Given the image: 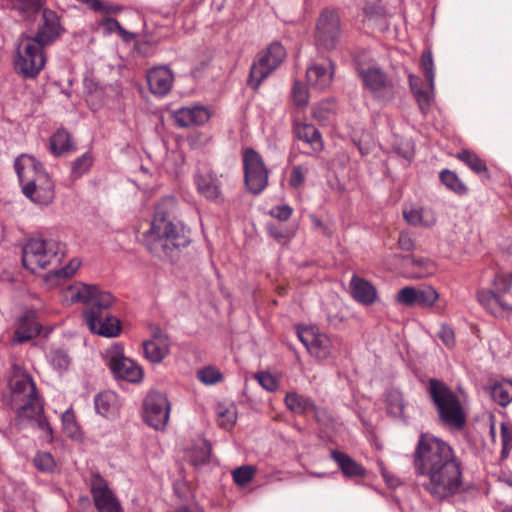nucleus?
<instances>
[{
  "label": "nucleus",
  "instance_id": "nucleus-61",
  "mask_svg": "<svg viewBox=\"0 0 512 512\" xmlns=\"http://www.w3.org/2000/svg\"><path fill=\"white\" fill-rule=\"evenodd\" d=\"M221 418H222V420L220 422V426L225 429L231 428L234 425V423L236 422L235 413L230 412L228 410L226 412L221 413Z\"/></svg>",
  "mask_w": 512,
  "mask_h": 512
},
{
  "label": "nucleus",
  "instance_id": "nucleus-63",
  "mask_svg": "<svg viewBox=\"0 0 512 512\" xmlns=\"http://www.w3.org/2000/svg\"><path fill=\"white\" fill-rule=\"evenodd\" d=\"M404 259L411 261V263L417 267H426L430 263L429 259L424 257H416L414 255H406Z\"/></svg>",
  "mask_w": 512,
  "mask_h": 512
},
{
  "label": "nucleus",
  "instance_id": "nucleus-17",
  "mask_svg": "<svg viewBox=\"0 0 512 512\" xmlns=\"http://www.w3.org/2000/svg\"><path fill=\"white\" fill-rule=\"evenodd\" d=\"M334 64L330 59L320 63H313L307 67L306 79L308 84L318 91H324L332 84Z\"/></svg>",
  "mask_w": 512,
  "mask_h": 512
},
{
  "label": "nucleus",
  "instance_id": "nucleus-46",
  "mask_svg": "<svg viewBox=\"0 0 512 512\" xmlns=\"http://www.w3.org/2000/svg\"><path fill=\"white\" fill-rule=\"evenodd\" d=\"M425 91L424 89L417 90V92L414 94V97L417 101L418 107L421 111V113L426 116L430 110V107L434 101V90Z\"/></svg>",
  "mask_w": 512,
  "mask_h": 512
},
{
  "label": "nucleus",
  "instance_id": "nucleus-16",
  "mask_svg": "<svg viewBox=\"0 0 512 512\" xmlns=\"http://www.w3.org/2000/svg\"><path fill=\"white\" fill-rule=\"evenodd\" d=\"M194 184L197 192L206 200L215 204L224 202L222 193V182L220 177L212 170L196 173L194 175Z\"/></svg>",
  "mask_w": 512,
  "mask_h": 512
},
{
  "label": "nucleus",
  "instance_id": "nucleus-12",
  "mask_svg": "<svg viewBox=\"0 0 512 512\" xmlns=\"http://www.w3.org/2000/svg\"><path fill=\"white\" fill-rule=\"evenodd\" d=\"M244 183L254 195L261 194L268 185L269 171L262 156L253 148H245L242 153Z\"/></svg>",
  "mask_w": 512,
  "mask_h": 512
},
{
  "label": "nucleus",
  "instance_id": "nucleus-64",
  "mask_svg": "<svg viewBox=\"0 0 512 512\" xmlns=\"http://www.w3.org/2000/svg\"><path fill=\"white\" fill-rule=\"evenodd\" d=\"M269 233L276 240H282V239L290 238L292 236L286 230H283L280 228L270 229Z\"/></svg>",
  "mask_w": 512,
  "mask_h": 512
},
{
  "label": "nucleus",
  "instance_id": "nucleus-47",
  "mask_svg": "<svg viewBox=\"0 0 512 512\" xmlns=\"http://www.w3.org/2000/svg\"><path fill=\"white\" fill-rule=\"evenodd\" d=\"M309 168L306 165H296L292 168L289 177V185L294 189H299L305 182Z\"/></svg>",
  "mask_w": 512,
  "mask_h": 512
},
{
  "label": "nucleus",
  "instance_id": "nucleus-43",
  "mask_svg": "<svg viewBox=\"0 0 512 512\" xmlns=\"http://www.w3.org/2000/svg\"><path fill=\"white\" fill-rule=\"evenodd\" d=\"M498 295L490 289H483L477 292V300L490 314H497Z\"/></svg>",
  "mask_w": 512,
  "mask_h": 512
},
{
  "label": "nucleus",
  "instance_id": "nucleus-35",
  "mask_svg": "<svg viewBox=\"0 0 512 512\" xmlns=\"http://www.w3.org/2000/svg\"><path fill=\"white\" fill-rule=\"evenodd\" d=\"M340 29V19L336 12L324 10L317 22V32H337Z\"/></svg>",
  "mask_w": 512,
  "mask_h": 512
},
{
  "label": "nucleus",
  "instance_id": "nucleus-32",
  "mask_svg": "<svg viewBox=\"0 0 512 512\" xmlns=\"http://www.w3.org/2000/svg\"><path fill=\"white\" fill-rule=\"evenodd\" d=\"M439 178L441 183L450 191L455 193L458 196H464L468 193L467 186L462 182V180L458 177L456 172L443 169L439 173Z\"/></svg>",
  "mask_w": 512,
  "mask_h": 512
},
{
  "label": "nucleus",
  "instance_id": "nucleus-18",
  "mask_svg": "<svg viewBox=\"0 0 512 512\" xmlns=\"http://www.w3.org/2000/svg\"><path fill=\"white\" fill-rule=\"evenodd\" d=\"M146 78L151 93L162 97L170 92L174 74L168 66L163 65L149 69Z\"/></svg>",
  "mask_w": 512,
  "mask_h": 512
},
{
  "label": "nucleus",
  "instance_id": "nucleus-59",
  "mask_svg": "<svg viewBox=\"0 0 512 512\" xmlns=\"http://www.w3.org/2000/svg\"><path fill=\"white\" fill-rule=\"evenodd\" d=\"M379 471L381 475L383 476L386 484L390 487H397L400 483V480L397 477H394L393 475H390L383 463V461L379 460L377 462Z\"/></svg>",
  "mask_w": 512,
  "mask_h": 512
},
{
  "label": "nucleus",
  "instance_id": "nucleus-15",
  "mask_svg": "<svg viewBox=\"0 0 512 512\" xmlns=\"http://www.w3.org/2000/svg\"><path fill=\"white\" fill-rule=\"evenodd\" d=\"M297 336L307 351L314 357L324 360L331 355V340L315 327H298Z\"/></svg>",
  "mask_w": 512,
  "mask_h": 512
},
{
  "label": "nucleus",
  "instance_id": "nucleus-40",
  "mask_svg": "<svg viewBox=\"0 0 512 512\" xmlns=\"http://www.w3.org/2000/svg\"><path fill=\"white\" fill-rule=\"evenodd\" d=\"M439 294L435 288L429 285L417 287V306L430 308L438 300Z\"/></svg>",
  "mask_w": 512,
  "mask_h": 512
},
{
  "label": "nucleus",
  "instance_id": "nucleus-31",
  "mask_svg": "<svg viewBox=\"0 0 512 512\" xmlns=\"http://www.w3.org/2000/svg\"><path fill=\"white\" fill-rule=\"evenodd\" d=\"M386 409L387 413L395 418L405 420L404 410L405 402L403 394L397 389H391L386 394Z\"/></svg>",
  "mask_w": 512,
  "mask_h": 512
},
{
  "label": "nucleus",
  "instance_id": "nucleus-24",
  "mask_svg": "<svg viewBox=\"0 0 512 512\" xmlns=\"http://www.w3.org/2000/svg\"><path fill=\"white\" fill-rule=\"evenodd\" d=\"M405 221L412 226L432 227L436 223V217L431 208L411 206L403 209Z\"/></svg>",
  "mask_w": 512,
  "mask_h": 512
},
{
  "label": "nucleus",
  "instance_id": "nucleus-1",
  "mask_svg": "<svg viewBox=\"0 0 512 512\" xmlns=\"http://www.w3.org/2000/svg\"><path fill=\"white\" fill-rule=\"evenodd\" d=\"M413 467L421 487L434 500L445 501L463 486L462 465L450 444L430 433H421L413 453Z\"/></svg>",
  "mask_w": 512,
  "mask_h": 512
},
{
  "label": "nucleus",
  "instance_id": "nucleus-62",
  "mask_svg": "<svg viewBox=\"0 0 512 512\" xmlns=\"http://www.w3.org/2000/svg\"><path fill=\"white\" fill-rule=\"evenodd\" d=\"M292 93L294 100L298 105L304 106L307 104L308 100L306 93L298 88L297 83H295V85L293 86Z\"/></svg>",
  "mask_w": 512,
  "mask_h": 512
},
{
  "label": "nucleus",
  "instance_id": "nucleus-21",
  "mask_svg": "<svg viewBox=\"0 0 512 512\" xmlns=\"http://www.w3.org/2000/svg\"><path fill=\"white\" fill-rule=\"evenodd\" d=\"M330 457L337 464L345 478L357 479L366 477V469L347 453L333 449L330 452Z\"/></svg>",
  "mask_w": 512,
  "mask_h": 512
},
{
  "label": "nucleus",
  "instance_id": "nucleus-3",
  "mask_svg": "<svg viewBox=\"0 0 512 512\" xmlns=\"http://www.w3.org/2000/svg\"><path fill=\"white\" fill-rule=\"evenodd\" d=\"M65 296L71 304L88 305L83 311V317L93 334L106 338H115L120 335L121 321L112 311L116 299L110 292L100 291L94 285L78 283L70 286Z\"/></svg>",
  "mask_w": 512,
  "mask_h": 512
},
{
  "label": "nucleus",
  "instance_id": "nucleus-33",
  "mask_svg": "<svg viewBox=\"0 0 512 512\" xmlns=\"http://www.w3.org/2000/svg\"><path fill=\"white\" fill-rule=\"evenodd\" d=\"M457 158L464 162L474 173L489 178L487 165L477 154L469 150H462L457 154Z\"/></svg>",
  "mask_w": 512,
  "mask_h": 512
},
{
  "label": "nucleus",
  "instance_id": "nucleus-55",
  "mask_svg": "<svg viewBox=\"0 0 512 512\" xmlns=\"http://www.w3.org/2000/svg\"><path fill=\"white\" fill-rule=\"evenodd\" d=\"M77 1L80 3L86 4L95 12L109 14V13H112L115 11L113 6L103 3L100 0H77Z\"/></svg>",
  "mask_w": 512,
  "mask_h": 512
},
{
  "label": "nucleus",
  "instance_id": "nucleus-19",
  "mask_svg": "<svg viewBox=\"0 0 512 512\" xmlns=\"http://www.w3.org/2000/svg\"><path fill=\"white\" fill-rule=\"evenodd\" d=\"M351 297L359 304L371 306L378 300V292L376 287L368 280L353 275L350 283Z\"/></svg>",
  "mask_w": 512,
  "mask_h": 512
},
{
  "label": "nucleus",
  "instance_id": "nucleus-41",
  "mask_svg": "<svg viewBox=\"0 0 512 512\" xmlns=\"http://www.w3.org/2000/svg\"><path fill=\"white\" fill-rule=\"evenodd\" d=\"M420 67L423 72L425 79L428 82V86L431 90L435 88V73H434V62L432 52L430 50H424L420 58Z\"/></svg>",
  "mask_w": 512,
  "mask_h": 512
},
{
  "label": "nucleus",
  "instance_id": "nucleus-6",
  "mask_svg": "<svg viewBox=\"0 0 512 512\" xmlns=\"http://www.w3.org/2000/svg\"><path fill=\"white\" fill-rule=\"evenodd\" d=\"M60 34H22L13 55V68L25 80L36 79L46 64L45 47L58 39Z\"/></svg>",
  "mask_w": 512,
  "mask_h": 512
},
{
  "label": "nucleus",
  "instance_id": "nucleus-44",
  "mask_svg": "<svg viewBox=\"0 0 512 512\" xmlns=\"http://www.w3.org/2000/svg\"><path fill=\"white\" fill-rule=\"evenodd\" d=\"M395 301L407 307L417 306V287L406 286L400 289L396 294Z\"/></svg>",
  "mask_w": 512,
  "mask_h": 512
},
{
  "label": "nucleus",
  "instance_id": "nucleus-57",
  "mask_svg": "<svg viewBox=\"0 0 512 512\" xmlns=\"http://www.w3.org/2000/svg\"><path fill=\"white\" fill-rule=\"evenodd\" d=\"M398 246L403 251H413L415 249V241L408 232H400L398 237Z\"/></svg>",
  "mask_w": 512,
  "mask_h": 512
},
{
  "label": "nucleus",
  "instance_id": "nucleus-50",
  "mask_svg": "<svg viewBox=\"0 0 512 512\" xmlns=\"http://www.w3.org/2000/svg\"><path fill=\"white\" fill-rule=\"evenodd\" d=\"M437 336L448 349L454 348L456 344L455 333L449 325L441 324Z\"/></svg>",
  "mask_w": 512,
  "mask_h": 512
},
{
  "label": "nucleus",
  "instance_id": "nucleus-8",
  "mask_svg": "<svg viewBox=\"0 0 512 512\" xmlns=\"http://www.w3.org/2000/svg\"><path fill=\"white\" fill-rule=\"evenodd\" d=\"M65 254V244L52 237H32L22 248V265L36 273L54 262H60Z\"/></svg>",
  "mask_w": 512,
  "mask_h": 512
},
{
  "label": "nucleus",
  "instance_id": "nucleus-27",
  "mask_svg": "<svg viewBox=\"0 0 512 512\" xmlns=\"http://www.w3.org/2000/svg\"><path fill=\"white\" fill-rule=\"evenodd\" d=\"M285 404L290 411L297 414L317 413V406L315 403L310 398L296 392H289L286 394Z\"/></svg>",
  "mask_w": 512,
  "mask_h": 512
},
{
  "label": "nucleus",
  "instance_id": "nucleus-51",
  "mask_svg": "<svg viewBox=\"0 0 512 512\" xmlns=\"http://www.w3.org/2000/svg\"><path fill=\"white\" fill-rule=\"evenodd\" d=\"M80 266L81 261L78 258H72L67 265L56 270L54 274L58 278L68 279L77 272Z\"/></svg>",
  "mask_w": 512,
  "mask_h": 512
},
{
  "label": "nucleus",
  "instance_id": "nucleus-25",
  "mask_svg": "<svg viewBox=\"0 0 512 512\" xmlns=\"http://www.w3.org/2000/svg\"><path fill=\"white\" fill-rule=\"evenodd\" d=\"M123 42L132 44L134 50L143 57L152 56L157 49L154 34H120Z\"/></svg>",
  "mask_w": 512,
  "mask_h": 512
},
{
  "label": "nucleus",
  "instance_id": "nucleus-60",
  "mask_svg": "<svg viewBox=\"0 0 512 512\" xmlns=\"http://www.w3.org/2000/svg\"><path fill=\"white\" fill-rule=\"evenodd\" d=\"M500 430L502 446H512V430L505 423H501Z\"/></svg>",
  "mask_w": 512,
  "mask_h": 512
},
{
  "label": "nucleus",
  "instance_id": "nucleus-37",
  "mask_svg": "<svg viewBox=\"0 0 512 512\" xmlns=\"http://www.w3.org/2000/svg\"><path fill=\"white\" fill-rule=\"evenodd\" d=\"M12 8L24 19H32L41 9L40 0H12Z\"/></svg>",
  "mask_w": 512,
  "mask_h": 512
},
{
  "label": "nucleus",
  "instance_id": "nucleus-7",
  "mask_svg": "<svg viewBox=\"0 0 512 512\" xmlns=\"http://www.w3.org/2000/svg\"><path fill=\"white\" fill-rule=\"evenodd\" d=\"M427 392L437 410L440 422L450 430H462L466 425V413L458 395L437 378L429 379Z\"/></svg>",
  "mask_w": 512,
  "mask_h": 512
},
{
  "label": "nucleus",
  "instance_id": "nucleus-58",
  "mask_svg": "<svg viewBox=\"0 0 512 512\" xmlns=\"http://www.w3.org/2000/svg\"><path fill=\"white\" fill-rule=\"evenodd\" d=\"M100 28L103 32H127L115 19L111 17L103 18L100 23Z\"/></svg>",
  "mask_w": 512,
  "mask_h": 512
},
{
  "label": "nucleus",
  "instance_id": "nucleus-26",
  "mask_svg": "<svg viewBox=\"0 0 512 512\" xmlns=\"http://www.w3.org/2000/svg\"><path fill=\"white\" fill-rule=\"evenodd\" d=\"M49 150L56 156L61 157L76 150L72 142L71 134L64 128H59L49 139Z\"/></svg>",
  "mask_w": 512,
  "mask_h": 512
},
{
  "label": "nucleus",
  "instance_id": "nucleus-5",
  "mask_svg": "<svg viewBox=\"0 0 512 512\" xmlns=\"http://www.w3.org/2000/svg\"><path fill=\"white\" fill-rule=\"evenodd\" d=\"M14 169L22 186V192L28 199L43 206L53 201L54 184L41 162L23 154L15 159Z\"/></svg>",
  "mask_w": 512,
  "mask_h": 512
},
{
  "label": "nucleus",
  "instance_id": "nucleus-54",
  "mask_svg": "<svg viewBox=\"0 0 512 512\" xmlns=\"http://www.w3.org/2000/svg\"><path fill=\"white\" fill-rule=\"evenodd\" d=\"M259 384L267 391L273 392L278 388V381L268 372H259L257 375Z\"/></svg>",
  "mask_w": 512,
  "mask_h": 512
},
{
  "label": "nucleus",
  "instance_id": "nucleus-10",
  "mask_svg": "<svg viewBox=\"0 0 512 512\" xmlns=\"http://www.w3.org/2000/svg\"><path fill=\"white\" fill-rule=\"evenodd\" d=\"M286 56L284 46L279 42L271 43L265 51H262L250 68L248 85L257 90L261 83L283 62Z\"/></svg>",
  "mask_w": 512,
  "mask_h": 512
},
{
  "label": "nucleus",
  "instance_id": "nucleus-29",
  "mask_svg": "<svg viewBox=\"0 0 512 512\" xmlns=\"http://www.w3.org/2000/svg\"><path fill=\"white\" fill-rule=\"evenodd\" d=\"M212 447L208 440L199 438L192 444L189 452L190 462L194 466H202L209 462Z\"/></svg>",
  "mask_w": 512,
  "mask_h": 512
},
{
  "label": "nucleus",
  "instance_id": "nucleus-45",
  "mask_svg": "<svg viewBox=\"0 0 512 512\" xmlns=\"http://www.w3.org/2000/svg\"><path fill=\"white\" fill-rule=\"evenodd\" d=\"M34 465L45 473L53 472L56 467L55 460L49 452H38L34 457Z\"/></svg>",
  "mask_w": 512,
  "mask_h": 512
},
{
  "label": "nucleus",
  "instance_id": "nucleus-2",
  "mask_svg": "<svg viewBox=\"0 0 512 512\" xmlns=\"http://www.w3.org/2000/svg\"><path fill=\"white\" fill-rule=\"evenodd\" d=\"M175 209L174 197L159 201L155 205L151 227L144 238L147 250L154 257L170 263L176 262L182 249L191 242L183 223L175 215Z\"/></svg>",
  "mask_w": 512,
  "mask_h": 512
},
{
  "label": "nucleus",
  "instance_id": "nucleus-39",
  "mask_svg": "<svg viewBox=\"0 0 512 512\" xmlns=\"http://www.w3.org/2000/svg\"><path fill=\"white\" fill-rule=\"evenodd\" d=\"M93 164V155L91 152H85L81 156L77 157L71 163V176L74 179H78L82 177L85 173L89 171Z\"/></svg>",
  "mask_w": 512,
  "mask_h": 512
},
{
  "label": "nucleus",
  "instance_id": "nucleus-11",
  "mask_svg": "<svg viewBox=\"0 0 512 512\" xmlns=\"http://www.w3.org/2000/svg\"><path fill=\"white\" fill-rule=\"evenodd\" d=\"M171 412L170 401L164 392L151 390L142 403V419L145 424L162 431L168 424Z\"/></svg>",
  "mask_w": 512,
  "mask_h": 512
},
{
  "label": "nucleus",
  "instance_id": "nucleus-28",
  "mask_svg": "<svg viewBox=\"0 0 512 512\" xmlns=\"http://www.w3.org/2000/svg\"><path fill=\"white\" fill-rule=\"evenodd\" d=\"M142 346L145 358L153 364L161 363L169 353L168 341L145 340Z\"/></svg>",
  "mask_w": 512,
  "mask_h": 512
},
{
  "label": "nucleus",
  "instance_id": "nucleus-42",
  "mask_svg": "<svg viewBox=\"0 0 512 512\" xmlns=\"http://www.w3.org/2000/svg\"><path fill=\"white\" fill-rule=\"evenodd\" d=\"M95 410L98 414L109 417L114 412V395L99 393L94 399Z\"/></svg>",
  "mask_w": 512,
  "mask_h": 512
},
{
  "label": "nucleus",
  "instance_id": "nucleus-14",
  "mask_svg": "<svg viewBox=\"0 0 512 512\" xmlns=\"http://www.w3.org/2000/svg\"><path fill=\"white\" fill-rule=\"evenodd\" d=\"M90 493L98 512H123L118 497L99 472L91 473Z\"/></svg>",
  "mask_w": 512,
  "mask_h": 512
},
{
  "label": "nucleus",
  "instance_id": "nucleus-20",
  "mask_svg": "<svg viewBox=\"0 0 512 512\" xmlns=\"http://www.w3.org/2000/svg\"><path fill=\"white\" fill-rule=\"evenodd\" d=\"M210 118V113L204 106L181 107L174 112V120L180 127L200 126Z\"/></svg>",
  "mask_w": 512,
  "mask_h": 512
},
{
  "label": "nucleus",
  "instance_id": "nucleus-48",
  "mask_svg": "<svg viewBox=\"0 0 512 512\" xmlns=\"http://www.w3.org/2000/svg\"><path fill=\"white\" fill-rule=\"evenodd\" d=\"M254 473L255 469L252 466L244 465L235 468L232 476L237 485L244 486L252 480Z\"/></svg>",
  "mask_w": 512,
  "mask_h": 512
},
{
  "label": "nucleus",
  "instance_id": "nucleus-38",
  "mask_svg": "<svg viewBox=\"0 0 512 512\" xmlns=\"http://www.w3.org/2000/svg\"><path fill=\"white\" fill-rule=\"evenodd\" d=\"M61 18L57 12L44 8L42 9V23L38 32H61Z\"/></svg>",
  "mask_w": 512,
  "mask_h": 512
},
{
  "label": "nucleus",
  "instance_id": "nucleus-36",
  "mask_svg": "<svg viewBox=\"0 0 512 512\" xmlns=\"http://www.w3.org/2000/svg\"><path fill=\"white\" fill-rule=\"evenodd\" d=\"M62 428L67 437L78 440L81 438V430L76 421L73 409L69 408L62 413Z\"/></svg>",
  "mask_w": 512,
  "mask_h": 512
},
{
  "label": "nucleus",
  "instance_id": "nucleus-30",
  "mask_svg": "<svg viewBox=\"0 0 512 512\" xmlns=\"http://www.w3.org/2000/svg\"><path fill=\"white\" fill-rule=\"evenodd\" d=\"M491 397L500 406L506 407L512 402V380L503 379L491 387Z\"/></svg>",
  "mask_w": 512,
  "mask_h": 512
},
{
  "label": "nucleus",
  "instance_id": "nucleus-49",
  "mask_svg": "<svg viewBox=\"0 0 512 512\" xmlns=\"http://www.w3.org/2000/svg\"><path fill=\"white\" fill-rule=\"evenodd\" d=\"M492 284L495 287L493 291L503 296L512 288V273L509 275H496Z\"/></svg>",
  "mask_w": 512,
  "mask_h": 512
},
{
  "label": "nucleus",
  "instance_id": "nucleus-56",
  "mask_svg": "<svg viewBox=\"0 0 512 512\" xmlns=\"http://www.w3.org/2000/svg\"><path fill=\"white\" fill-rule=\"evenodd\" d=\"M293 213V209L287 205H279L271 209L270 215L280 221H287Z\"/></svg>",
  "mask_w": 512,
  "mask_h": 512
},
{
  "label": "nucleus",
  "instance_id": "nucleus-23",
  "mask_svg": "<svg viewBox=\"0 0 512 512\" xmlns=\"http://www.w3.org/2000/svg\"><path fill=\"white\" fill-rule=\"evenodd\" d=\"M293 134L298 140L309 144L315 153L321 152L324 148L321 133L313 124L295 123Z\"/></svg>",
  "mask_w": 512,
  "mask_h": 512
},
{
  "label": "nucleus",
  "instance_id": "nucleus-52",
  "mask_svg": "<svg viewBox=\"0 0 512 512\" xmlns=\"http://www.w3.org/2000/svg\"><path fill=\"white\" fill-rule=\"evenodd\" d=\"M198 378L204 384L212 385L220 380L221 374L215 368L206 367L198 371Z\"/></svg>",
  "mask_w": 512,
  "mask_h": 512
},
{
  "label": "nucleus",
  "instance_id": "nucleus-53",
  "mask_svg": "<svg viewBox=\"0 0 512 512\" xmlns=\"http://www.w3.org/2000/svg\"><path fill=\"white\" fill-rule=\"evenodd\" d=\"M315 41L319 49L332 50L338 43V34H317Z\"/></svg>",
  "mask_w": 512,
  "mask_h": 512
},
{
  "label": "nucleus",
  "instance_id": "nucleus-9",
  "mask_svg": "<svg viewBox=\"0 0 512 512\" xmlns=\"http://www.w3.org/2000/svg\"><path fill=\"white\" fill-rule=\"evenodd\" d=\"M355 69L363 88L368 90L375 100L383 104L393 100V81L374 60L364 61L356 58Z\"/></svg>",
  "mask_w": 512,
  "mask_h": 512
},
{
  "label": "nucleus",
  "instance_id": "nucleus-34",
  "mask_svg": "<svg viewBox=\"0 0 512 512\" xmlns=\"http://www.w3.org/2000/svg\"><path fill=\"white\" fill-rule=\"evenodd\" d=\"M47 360L53 369L60 374L67 371L71 364V358L69 354L66 350L61 348L50 350L47 354Z\"/></svg>",
  "mask_w": 512,
  "mask_h": 512
},
{
  "label": "nucleus",
  "instance_id": "nucleus-22",
  "mask_svg": "<svg viewBox=\"0 0 512 512\" xmlns=\"http://www.w3.org/2000/svg\"><path fill=\"white\" fill-rule=\"evenodd\" d=\"M41 332V325L32 314H25L18 318L14 331L13 343L23 344L36 338Z\"/></svg>",
  "mask_w": 512,
  "mask_h": 512
},
{
  "label": "nucleus",
  "instance_id": "nucleus-4",
  "mask_svg": "<svg viewBox=\"0 0 512 512\" xmlns=\"http://www.w3.org/2000/svg\"><path fill=\"white\" fill-rule=\"evenodd\" d=\"M9 387L11 405L15 409L16 419L21 423H31L44 433L48 443H52L54 440L53 428L45 415L43 400L31 375L14 365Z\"/></svg>",
  "mask_w": 512,
  "mask_h": 512
},
{
  "label": "nucleus",
  "instance_id": "nucleus-13",
  "mask_svg": "<svg viewBox=\"0 0 512 512\" xmlns=\"http://www.w3.org/2000/svg\"><path fill=\"white\" fill-rule=\"evenodd\" d=\"M106 364L117 380L140 383L144 372L134 360L126 357L121 344H113L106 352Z\"/></svg>",
  "mask_w": 512,
  "mask_h": 512
}]
</instances>
